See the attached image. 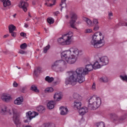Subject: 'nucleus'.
<instances>
[{
    "mask_svg": "<svg viewBox=\"0 0 127 127\" xmlns=\"http://www.w3.org/2000/svg\"><path fill=\"white\" fill-rule=\"evenodd\" d=\"M54 99L55 101L59 102L62 99V95L61 93H56L54 96Z\"/></svg>",
    "mask_w": 127,
    "mask_h": 127,
    "instance_id": "17",
    "label": "nucleus"
},
{
    "mask_svg": "<svg viewBox=\"0 0 127 127\" xmlns=\"http://www.w3.org/2000/svg\"><path fill=\"white\" fill-rule=\"evenodd\" d=\"M102 101L99 97L93 96L88 101V110H96L100 107Z\"/></svg>",
    "mask_w": 127,
    "mask_h": 127,
    "instance_id": "3",
    "label": "nucleus"
},
{
    "mask_svg": "<svg viewBox=\"0 0 127 127\" xmlns=\"http://www.w3.org/2000/svg\"><path fill=\"white\" fill-rule=\"evenodd\" d=\"M26 86H24V87H21L20 88V91L22 92V93H24V91H25V90H26Z\"/></svg>",
    "mask_w": 127,
    "mask_h": 127,
    "instance_id": "43",
    "label": "nucleus"
},
{
    "mask_svg": "<svg viewBox=\"0 0 127 127\" xmlns=\"http://www.w3.org/2000/svg\"><path fill=\"white\" fill-rule=\"evenodd\" d=\"M6 106L5 105H2L1 106V113L4 114V113H6L7 112V110H6Z\"/></svg>",
    "mask_w": 127,
    "mask_h": 127,
    "instance_id": "33",
    "label": "nucleus"
},
{
    "mask_svg": "<svg viewBox=\"0 0 127 127\" xmlns=\"http://www.w3.org/2000/svg\"><path fill=\"white\" fill-rule=\"evenodd\" d=\"M34 115V116H33V117H34V118H35V117H36V116H38V113H36V112H34L33 113V115Z\"/></svg>",
    "mask_w": 127,
    "mask_h": 127,
    "instance_id": "52",
    "label": "nucleus"
},
{
    "mask_svg": "<svg viewBox=\"0 0 127 127\" xmlns=\"http://www.w3.org/2000/svg\"><path fill=\"white\" fill-rule=\"evenodd\" d=\"M62 58H63L68 64H74L77 61L75 55H70V52H64L62 53Z\"/></svg>",
    "mask_w": 127,
    "mask_h": 127,
    "instance_id": "4",
    "label": "nucleus"
},
{
    "mask_svg": "<svg viewBox=\"0 0 127 127\" xmlns=\"http://www.w3.org/2000/svg\"><path fill=\"white\" fill-rule=\"evenodd\" d=\"M54 104H55V102H54V101H51L48 102L47 107L49 110H52V109H54Z\"/></svg>",
    "mask_w": 127,
    "mask_h": 127,
    "instance_id": "22",
    "label": "nucleus"
},
{
    "mask_svg": "<svg viewBox=\"0 0 127 127\" xmlns=\"http://www.w3.org/2000/svg\"><path fill=\"white\" fill-rule=\"evenodd\" d=\"M47 21L49 24H53V23H54V19L52 18H48L47 19Z\"/></svg>",
    "mask_w": 127,
    "mask_h": 127,
    "instance_id": "37",
    "label": "nucleus"
},
{
    "mask_svg": "<svg viewBox=\"0 0 127 127\" xmlns=\"http://www.w3.org/2000/svg\"><path fill=\"white\" fill-rule=\"evenodd\" d=\"M9 36V35L8 34L4 35L3 36V38H6V37H8Z\"/></svg>",
    "mask_w": 127,
    "mask_h": 127,
    "instance_id": "54",
    "label": "nucleus"
},
{
    "mask_svg": "<svg viewBox=\"0 0 127 127\" xmlns=\"http://www.w3.org/2000/svg\"><path fill=\"white\" fill-rule=\"evenodd\" d=\"M64 52H69V55H73L76 57V56L79 55V50L76 47H72L69 49V50L66 51Z\"/></svg>",
    "mask_w": 127,
    "mask_h": 127,
    "instance_id": "11",
    "label": "nucleus"
},
{
    "mask_svg": "<svg viewBox=\"0 0 127 127\" xmlns=\"http://www.w3.org/2000/svg\"><path fill=\"white\" fill-rule=\"evenodd\" d=\"M54 91V89L52 87H48L45 89L44 92L46 94H48V93H52Z\"/></svg>",
    "mask_w": 127,
    "mask_h": 127,
    "instance_id": "31",
    "label": "nucleus"
},
{
    "mask_svg": "<svg viewBox=\"0 0 127 127\" xmlns=\"http://www.w3.org/2000/svg\"><path fill=\"white\" fill-rule=\"evenodd\" d=\"M110 116L111 120L114 123H116V122H119V121H125V119L127 118L126 116H123V117H119L118 115L115 113L111 114Z\"/></svg>",
    "mask_w": 127,
    "mask_h": 127,
    "instance_id": "6",
    "label": "nucleus"
},
{
    "mask_svg": "<svg viewBox=\"0 0 127 127\" xmlns=\"http://www.w3.org/2000/svg\"><path fill=\"white\" fill-rule=\"evenodd\" d=\"M9 33L11 34V35L12 37H16V33L14 32V31Z\"/></svg>",
    "mask_w": 127,
    "mask_h": 127,
    "instance_id": "44",
    "label": "nucleus"
},
{
    "mask_svg": "<svg viewBox=\"0 0 127 127\" xmlns=\"http://www.w3.org/2000/svg\"><path fill=\"white\" fill-rule=\"evenodd\" d=\"M20 48H21L23 50H24V49H26V48H27V44L25 43L22 44L20 46Z\"/></svg>",
    "mask_w": 127,
    "mask_h": 127,
    "instance_id": "34",
    "label": "nucleus"
},
{
    "mask_svg": "<svg viewBox=\"0 0 127 127\" xmlns=\"http://www.w3.org/2000/svg\"><path fill=\"white\" fill-rule=\"evenodd\" d=\"M82 19L84 20V21H86V22L87 23V25L88 26H93V24L92 23V21H91V20L89 19V18H86L85 17H83Z\"/></svg>",
    "mask_w": 127,
    "mask_h": 127,
    "instance_id": "25",
    "label": "nucleus"
},
{
    "mask_svg": "<svg viewBox=\"0 0 127 127\" xmlns=\"http://www.w3.org/2000/svg\"><path fill=\"white\" fill-rule=\"evenodd\" d=\"M44 30L46 32H47V29H46V28H44Z\"/></svg>",
    "mask_w": 127,
    "mask_h": 127,
    "instance_id": "62",
    "label": "nucleus"
},
{
    "mask_svg": "<svg viewBox=\"0 0 127 127\" xmlns=\"http://www.w3.org/2000/svg\"><path fill=\"white\" fill-rule=\"evenodd\" d=\"M87 108H80L79 110V114L81 115V116H84V115H85V114H86V113H87V111H86V110H87Z\"/></svg>",
    "mask_w": 127,
    "mask_h": 127,
    "instance_id": "23",
    "label": "nucleus"
},
{
    "mask_svg": "<svg viewBox=\"0 0 127 127\" xmlns=\"http://www.w3.org/2000/svg\"><path fill=\"white\" fill-rule=\"evenodd\" d=\"M1 99L5 103H9L12 100L11 96L8 94L4 93L1 96Z\"/></svg>",
    "mask_w": 127,
    "mask_h": 127,
    "instance_id": "10",
    "label": "nucleus"
},
{
    "mask_svg": "<svg viewBox=\"0 0 127 127\" xmlns=\"http://www.w3.org/2000/svg\"><path fill=\"white\" fill-rule=\"evenodd\" d=\"M92 66L93 67V69H95L96 70V69H99L101 68V66L103 65H102V64L101 63H100L99 64V62H96L95 63H94V64L92 65Z\"/></svg>",
    "mask_w": 127,
    "mask_h": 127,
    "instance_id": "24",
    "label": "nucleus"
},
{
    "mask_svg": "<svg viewBox=\"0 0 127 127\" xmlns=\"http://www.w3.org/2000/svg\"><path fill=\"white\" fill-rule=\"evenodd\" d=\"M95 88H96V84L93 83L92 85V89H95Z\"/></svg>",
    "mask_w": 127,
    "mask_h": 127,
    "instance_id": "55",
    "label": "nucleus"
},
{
    "mask_svg": "<svg viewBox=\"0 0 127 127\" xmlns=\"http://www.w3.org/2000/svg\"><path fill=\"white\" fill-rule=\"evenodd\" d=\"M94 66L92 64H87L85 68H77L74 71L69 72V77L65 79V85H71L75 86L77 82L81 84L85 81V76L89 74V72L93 71Z\"/></svg>",
    "mask_w": 127,
    "mask_h": 127,
    "instance_id": "1",
    "label": "nucleus"
},
{
    "mask_svg": "<svg viewBox=\"0 0 127 127\" xmlns=\"http://www.w3.org/2000/svg\"><path fill=\"white\" fill-rule=\"evenodd\" d=\"M20 5H19V7L20 8H22L23 10L25 12H26L27 11V7L28 6V3L24 2L23 1H21L20 2Z\"/></svg>",
    "mask_w": 127,
    "mask_h": 127,
    "instance_id": "13",
    "label": "nucleus"
},
{
    "mask_svg": "<svg viewBox=\"0 0 127 127\" xmlns=\"http://www.w3.org/2000/svg\"><path fill=\"white\" fill-rule=\"evenodd\" d=\"M49 48H50V45H48L47 46L44 48V53H46Z\"/></svg>",
    "mask_w": 127,
    "mask_h": 127,
    "instance_id": "41",
    "label": "nucleus"
},
{
    "mask_svg": "<svg viewBox=\"0 0 127 127\" xmlns=\"http://www.w3.org/2000/svg\"><path fill=\"white\" fill-rule=\"evenodd\" d=\"M41 70H42V68L41 67L38 66L35 68L34 71V74L36 77H38V73H40L41 72Z\"/></svg>",
    "mask_w": 127,
    "mask_h": 127,
    "instance_id": "20",
    "label": "nucleus"
},
{
    "mask_svg": "<svg viewBox=\"0 0 127 127\" xmlns=\"http://www.w3.org/2000/svg\"><path fill=\"white\" fill-rule=\"evenodd\" d=\"M20 35L21 36H22L23 37H25L26 36V33H24V32H21L20 33Z\"/></svg>",
    "mask_w": 127,
    "mask_h": 127,
    "instance_id": "49",
    "label": "nucleus"
},
{
    "mask_svg": "<svg viewBox=\"0 0 127 127\" xmlns=\"http://www.w3.org/2000/svg\"><path fill=\"white\" fill-rule=\"evenodd\" d=\"M120 77L121 78V79H122V80L123 81H126V82H127V75H125L124 76L123 75H120Z\"/></svg>",
    "mask_w": 127,
    "mask_h": 127,
    "instance_id": "39",
    "label": "nucleus"
},
{
    "mask_svg": "<svg viewBox=\"0 0 127 127\" xmlns=\"http://www.w3.org/2000/svg\"><path fill=\"white\" fill-rule=\"evenodd\" d=\"M13 85V87H17V86H18V84H17V83H16V81L14 82Z\"/></svg>",
    "mask_w": 127,
    "mask_h": 127,
    "instance_id": "50",
    "label": "nucleus"
},
{
    "mask_svg": "<svg viewBox=\"0 0 127 127\" xmlns=\"http://www.w3.org/2000/svg\"><path fill=\"white\" fill-rule=\"evenodd\" d=\"M28 15H29V17H32V16H31L30 15V12H29V13H28Z\"/></svg>",
    "mask_w": 127,
    "mask_h": 127,
    "instance_id": "61",
    "label": "nucleus"
},
{
    "mask_svg": "<svg viewBox=\"0 0 127 127\" xmlns=\"http://www.w3.org/2000/svg\"><path fill=\"white\" fill-rule=\"evenodd\" d=\"M86 33H91V32H92V29H86Z\"/></svg>",
    "mask_w": 127,
    "mask_h": 127,
    "instance_id": "48",
    "label": "nucleus"
},
{
    "mask_svg": "<svg viewBox=\"0 0 127 127\" xmlns=\"http://www.w3.org/2000/svg\"><path fill=\"white\" fill-rule=\"evenodd\" d=\"M99 25H96L93 28V30H95V31H97V30H99Z\"/></svg>",
    "mask_w": 127,
    "mask_h": 127,
    "instance_id": "45",
    "label": "nucleus"
},
{
    "mask_svg": "<svg viewBox=\"0 0 127 127\" xmlns=\"http://www.w3.org/2000/svg\"><path fill=\"white\" fill-rule=\"evenodd\" d=\"M113 12L112 11L108 12V19H113Z\"/></svg>",
    "mask_w": 127,
    "mask_h": 127,
    "instance_id": "40",
    "label": "nucleus"
},
{
    "mask_svg": "<svg viewBox=\"0 0 127 127\" xmlns=\"http://www.w3.org/2000/svg\"><path fill=\"white\" fill-rule=\"evenodd\" d=\"M28 120H27H27H24V123H27V122H28Z\"/></svg>",
    "mask_w": 127,
    "mask_h": 127,
    "instance_id": "59",
    "label": "nucleus"
},
{
    "mask_svg": "<svg viewBox=\"0 0 127 127\" xmlns=\"http://www.w3.org/2000/svg\"><path fill=\"white\" fill-rule=\"evenodd\" d=\"M18 53L19 54H26L27 53V52H25L22 50H19V52H18Z\"/></svg>",
    "mask_w": 127,
    "mask_h": 127,
    "instance_id": "42",
    "label": "nucleus"
},
{
    "mask_svg": "<svg viewBox=\"0 0 127 127\" xmlns=\"http://www.w3.org/2000/svg\"><path fill=\"white\" fill-rule=\"evenodd\" d=\"M60 6H61V10L62 11V10L64 7H66L67 5L66 4V0H62L61 3L60 4Z\"/></svg>",
    "mask_w": 127,
    "mask_h": 127,
    "instance_id": "28",
    "label": "nucleus"
},
{
    "mask_svg": "<svg viewBox=\"0 0 127 127\" xmlns=\"http://www.w3.org/2000/svg\"><path fill=\"white\" fill-rule=\"evenodd\" d=\"M71 20L69 21V24L70 27L72 28H76L75 27V22H76V20L78 19V16L75 13H72L71 14V16L70 17Z\"/></svg>",
    "mask_w": 127,
    "mask_h": 127,
    "instance_id": "8",
    "label": "nucleus"
},
{
    "mask_svg": "<svg viewBox=\"0 0 127 127\" xmlns=\"http://www.w3.org/2000/svg\"><path fill=\"white\" fill-rule=\"evenodd\" d=\"M24 27H25L26 28H27L28 27V24L25 23Z\"/></svg>",
    "mask_w": 127,
    "mask_h": 127,
    "instance_id": "57",
    "label": "nucleus"
},
{
    "mask_svg": "<svg viewBox=\"0 0 127 127\" xmlns=\"http://www.w3.org/2000/svg\"><path fill=\"white\" fill-rule=\"evenodd\" d=\"M48 2V1H46V3H45V5H47V6H50V5H48V3H47Z\"/></svg>",
    "mask_w": 127,
    "mask_h": 127,
    "instance_id": "56",
    "label": "nucleus"
},
{
    "mask_svg": "<svg viewBox=\"0 0 127 127\" xmlns=\"http://www.w3.org/2000/svg\"><path fill=\"white\" fill-rule=\"evenodd\" d=\"M30 90L32 91L33 92H35V93H39V90L38 88H37V86H36L35 85H31Z\"/></svg>",
    "mask_w": 127,
    "mask_h": 127,
    "instance_id": "26",
    "label": "nucleus"
},
{
    "mask_svg": "<svg viewBox=\"0 0 127 127\" xmlns=\"http://www.w3.org/2000/svg\"><path fill=\"white\" fill-rule=\"evenodd\" d=\"M93 22L94 24H95V25L98 24V23H99V21H98V19H94Z\"/></svg>",
    "mask_w": 127,
    "mask_h": 127,
    "instance_id": "46",
    "label": "nucleus"
},
{
    "mask_svg": "<svg viewBox=\"0 0 127 127\" xmlns=\"http://www.w3.org/2000/svg\"><path fill=\"white\" fill-rule=\"evenodd\" d=\"M58 41L61 45H69L70 44V41H69L67 37L65 36L64 35L62 37L60 38Z\"/></svg>",
    "mask_w": 127,
    "mask_h": 127,
    "instance_id": "7",
    "label": "nucleus"
},
{
    "mask_svg": "<svg viewBox=\"0 0 127 127\" xmlns=\"http://www.w3.org/2000/svg\"><path fill=\"white\" fill-rule=\"evenodd\" d=\"M0 1L3 3L4 7H7V6L11 5V2L9 0H0Z\"/></svg>",
    "mask_w": 127,
    "mask_h": 127,
    "instance_id": "16",
    "label": "nucleus"
},
{
    "mask_svg": "<svg viewBox=\"0 0 127 127\" xmlns=\"http://www.w3.org/2000/svg\"><path fill=\"white\" fill-rule=\"evenodd\" d=\"M23 97H18L16 99H15L14 101V104L15 105H22V103H23Z\"/></svg>",
    "mask_w": 127,
    "mask_h": 127,
    "instance_id": "14",
    "label": "nucleus"
},
{
    "mask_svg": "<svg viewBox=\"0 0 127 127\" xmlns=\"http://www.w3.org/2000/svg\"><path fill=\"white\" fill-rule=\"evenodd\" d=\"M73 98L75 101H81L82 100V97L77 93H74L73 95Z\"/></svg>",
    "mask_w": 127,
    "mask_h": 127,
    "instance_id": "27",
    "label": "nucleus"
},
{
    "mask_svg": "<svg viewBox=\"0 0 127 127\" xmlns=\"http://www.w3.org/2000/svg\"><path fill=\"white\" fill-rule=\"evenodd\" d=\"M60 110H62L61 111V115L62 116H66L67 113H68V109L64 107V106L60 107Z\"/></svg>",
    "mask_w": 127,
    "mask_h": 127,
    "instance_id": "15",
    "label": "nucleus"
},
{
    "mask_svg": "<svg viewBox=\"0 0 127 127\" xmlns=\"http://www.w3.org/2000/svg\"><path fill=\"white\" fill-rule=\"evenodd\" d=\"M25 127H32L30 126H25Z\"/></svg>",
    "mask_w": 127,
    "mask_h": 127,
    "instance_id": "64",
    "label": "nucleus"
},
{
    "mask_svg": "<svg viewBox=\"0 0 127 127\" xmlns=\"http://www.w3.org/2000/svg\"><path fill=\"white\" fill-rule=\"evenodd\" d=\"M66 62L63 60L56 61L53 65H52V68L53 70H55L56 68H59V66L61 65H65Z\"/></svg>",
    "mask_w": 127,
    "mask_h": 127,
    "instance_id": "9",
    "label": "nucleus"
},
{
    "mask_svg": "<svg viewBox=\"0 0 127 127\" xmlns=\"http://www.w3.org/2000/svg\"><path fill=\"white\" fill-rule=\"evenodd\" d=\"M74 108L75 109H77V110H80V108L82 106V103H81V102L79 101H75L74 102Z\"/></svg>",
    "mask_w": 127,
    "mask_h": 127,
    "instance_id": "18",
    "label": "nucleus"
},
{
    "mask_svg": "<svg viewBox=\"0 0 127 127\" xmlns=\"http://www.w3.org/2000/svg\"><path fill=\"white\" fill-rule=\"evenodd\" d=\"M97 127H105V123L104 122H100L96 124Z\"/></svg>",
    "mask_w": 127,
    "mask_h": 127,
    "instance_id": "36",
    "label": "nucleus"
},
{
    "mask_svg": "<svg viewBox=\"0 0 127 127\" xmlns=\"http://www.w3.org/2000/svg\"><path fill=\"white\" fill-rule=\"evenodd\" d=\"M32 5H35L36 4V1L35 0H33L32 1Z\"/></svg>",
    "mask_w": 127,
    "mask_h": 127,
    "instance_id": "53",
    "label": "nucleus"
},
{
    "mask_svg": "<svg viewBox=\"0 0 127 127\" xmlns=\"http://www.w3.org/2000/svg\"><path fill=\"white\" fill-rule=\"evenodd\" d=\"M26 117L27 118V120L29 121H31L34 117H33V113H32L31 111H29L26 113Z\"/></svg>",
    "mask_w": 127,
    "mask_h": 127,
    "instance_id": "19",
    "label": "nucleus"
},
{
    "mask_svg": "<svg viewBox=\"0 0 127 127\" xmlns=\"http://www.w3.org/2000/svg\"><path fill=\"white\" fill-rule=\"evenodd\" d=\"M104 37L103 34L101 32H97L94 34L92 36V39L91 41V44L93 45L94 48H100L103 46L105 41L104 40Z\"/></svg>",
    "mask_w": 127,
    "mask_h": 127,
    "instance_id": "2",
    "label": "nucleus"
},
{
    "mask_svg": "<svg viewBox=\"0 0 127 127\" xmlns=\"http://www.w3.org/2000/svg\"><path fill=\"white\" fill-rule=\"evenodd\" d=\"M45 80L47 82H48V83H52V82L54 81V78L50 77V76H47L46 77Z\"/></svg>",
    "mask_w": 127,
    "mask_h": 127,
    "instance_id": "32",
    "label": "nucleus"
},
{
    "mask_svg": "<svg viewBox=\"0 0 127 127\" xmlns=\"http://www.w3.org/2000/svg\"><path fill=\"white\" fill-rule=\"evenodd\" d=\"M100 82H103V83H107L109 81L108 77H102L99 79Z\"/></svg>",
    "mask_w": 127,
    "mask_h": 127,
    "instance_id": "35",
    "label": "nucleus"
},
{
    "mask_svg": "<svg viewBox=\"0 0 127 127\" xmlns=\"http://www.w3.org/2000/svg\"><path fill=\"white\" fill-rule=\"evenodd\" d=\"M55 15L58 16V14H59V13H60V12L59 11H56L55 12H54Z\"/></svg>",
    "mask_w": 127,
    "mask_h": 127,
    "instance_id": "51",
    "label": "nucleus"
},
{
    "mask_svg": "<svg viewBox=\"0 0 127 127\" xmlns=\"http://www.w3.org/2000/svg\"><path fill=\"white\" fill-rule=\"evenodd\" d=\"M45 127H51V125H50V123H45L44 124Z\"/></svg>",
    "mask_w": 127,
    "mask_h": 127,
    "instance_id": "47",
    "label": "nucleus"
},
{
    "mask_svg": "<svg viewBox=\"0 0 127 127\" xmlns=\"http://www.w3.org/2000/svg\"><path fill=\"white\" fill-rule=\"evenodd\" d=\"M57 81H56V82H54V85H56V84H57Z\"/></svg>",
    "mask_w": 127,
    "mask_h": 127,
    "instance_id": "63",
    "label": "nucleus"
},
{
    "mask_svg": "<svg viewBox=\"0 0 127 127\" xmlns=\"http://www.w3.org/2000/svg\"><path fill=\"white\" fill-rule=\"evenodd\" d=\"M16 29V27L13 24L9 25L8 26L9 32H12Z\"/></svg>",
    "mask_w": 127,
    "mask_h": 127,
    "instance_id": "29",
    "label": "nucleus"
},
{
    "mask_svg": "<svg viewBox=\"0 0 127 127\" xmlns=\"http://www.w3.org/2000/svg\"><path fill=\"white\" fill-rule=\"evenodd\" d=\"M36 110L40 113V114H43L44 113H45V107L42 106H40L37 107Z\"/></svg>",
    "mask_w": 127,
    "mask_h": 127,
    "instance_id": "21",
    "label": "nucleus"
},
{
    "mask_svg": "<svg viewBox=\"0 0 127 127\" xmlns=\"http://www.w3.org/2000/svg\"><path fill=\"white\" fill-rule=\"evenodd\" d=\"M65 17H66V19H68V18H69V16L68 15H66Z\"/></svg>",
    "mask_w": 127,
    "mask_h": 127,
    "instance_id": "58",
    "label": "nucleus"
},
{
    "mask_svg": "<svg viewBox=\"0 0 127 127\" xmlns=\"http://www.w3.org/2000/svg\"><path fill=\"white\" fill-rule=\"evenodd\" d=\"M99 60L102 66H105L109 64V58L106 56L100 58Z\"/></svg>",
    "mask_w": 127,
    "mask_h": 127,
    "instance_id": "12",
    "label": "nucleus"
},
{
    "mask_svg": "<svg viewBox=\"0 0 127 127\" xmlns=\"http://www.w3.org/2000/svg\"><path fill=\"white\" fill-rule=\"evenodd\" d=\"M12 112L13 115V121L14 122V124H15L17 127H21V121L19 118V115L17 114V111H16V109H12Z\"/></svg>",
    "mask_w": 127,
    "mask_h": 127,
    "instance_id": "5",
    "label": "nucleus"
},
{
    "mask_svg": "<svg viewBox=\"0 0 127 127\" xmlns=\"http://www.w3.org/2000/svg\"><path fill=\"white\" fill-rule=\"evenodd\" d=\"M66 37V39L70 41L71 38L73 36V33L72 32H68L67 34L64 35Z\"/></svg>",
    "mask_w": 127,
    "mask_h": 127,
    "instance_id": "30",
    "label": "nucleus"
},
{
    "mask_svg": "<svg viewBox=\"0 0 127 127\" xmlns=\"http://www.w3.org/2000/svg\"><path fill=\"white\" fill-rule=\"evenodd\" d=\"M48 2H53V3H50V6H52L55 5V2H56V0H46Z\"/></svg>",
    "mask_w": 127,
    "mask_h": 127,
    "instance_id": "38",
    "label": "nucleus"
},
{
    "mask_svg": "<svg viewBox=\"0 0 127 127\" xmlns=\"http://www.w3.org/2000/svg\"><path fill=\"white\" fill-rule=\"evenodd\" d=\"M15 16H16V13L14 14V15H13V17L15 18Z\"/></svg>",
    "mask_w": 127,
    "mask_h": 127,
    "instance_id": "60",
    "label": "nucleus"
}]
</instances>
